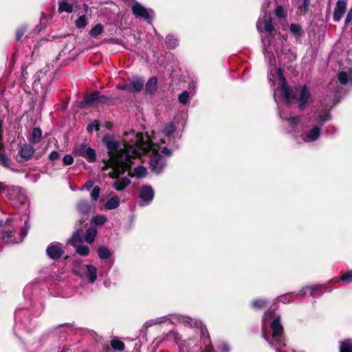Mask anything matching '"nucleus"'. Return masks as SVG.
Masks as SVG:
<instances>
[{"mask_svg":"<svg viewBox=\"0 0 352 352\" xmlns=\"http://www.w3.org/2000/svg\"><path fill=\"white\" fill-rule=\"evenodd\" d=\"M102 140L109 153V160L105 162L106 168L111 169L108 174L111 178H117L131 168L133 160L138 155V145L142 141V134L133 131L125 133L122 146L111 135L104 136Z\"/></svg>","mask_w":352,"mask_h":352,"instance_id":"nucleus-1","label":"nucleus"},{"mask_svg":"<svg viewBox=\"0 0 352 352\" xmlns=\"http://www.w3.org/2000/svg\"><path fill=\"white\" fill-rule=\"evenodd\" d=\"M263 42L265 59L269 65L268 80L272 86H274L277 80L280 83V88L274 90V98L278 108L283 100L287 104L296 101L300 109H305L311 102L309 88L306 85L296 87L294 89L289 88L281 69L276 67V60L271 47L266 46V41Z\"/></svg>","mask_w":352,"mask_h":352,"instance_id":"nucleus-2","label":"nucleus"},{"mask_svg":"<svg viewBox=\"0 0 352 352\" xmlns=\"http://www.w3.org/2000/svg\"><path fill=\"white\" fill-rule=\"evenodd\" d=\"M279 116L287 121V132L291 134L298 143H300V140L305 143L318 140L322 126L331 118V115L328 111H316L309 117L289 116L285 118L280 113Z\"/></svg>","mask_w":352,"mask_h":352,"instance_id":"nucleus-3","label":"nucleus"},{"mask_svg":"<svg viewBox=\"0 0 352 352\" xmlns=\"http://www.w3.org/2000/svg\"><path fill=\"white\" fill-rule=\"evenodd\" d=\"M262 334L265 340L276 352H282L285 346L283 336V327L280 322V316L274 311H266L262 318Z\"/></svg>","mask_w":352,"mask_h":352,"instance_id":"nucleus-4","label":"nucleus"},{"mask_svg":"<svg viewBox=\"0 0 352 352\" xmlns=\"http://www.w3.org/2000/svg\"><path fill=\"white\" fill-rule=\"evenodd\" d=\"M269 5V0H266L263 3L262 6L263 14L257 21L256 28L258 32L267 34V37L262 38L263 47L264 49L265 45L263 41H266V46L270 47V45L271 49L273 51V54H274V53L278 54L279 50L282 49L284 39L280 34L275 31L274 28L272 16L266 10V8Z\"/></svg>","mask_w":352,"mask_h":352,"instance_id":"nucleus-5","label":"nucleus"},{"mask_svg":"<svg viewBox=\"0 0 352 352\" xmlns=\"http://www.w3.org/2000/svg\"><path fill=\"white\" fill-rule=\"evenodd\" d=\"M160 146L153 144L149 137L142 135V141L138 145V155L135 160L140 157L142 154H148L151 156L150 167L153 173H161L166 166V159L159 153Z\"/></svg>","mask_w":352,"mask_h":352,"instance_id":"nucleus-6","label":"nucleus"},{"mask_svg":"<svg viewBox=\"0 0 352 352\" xmlns=\"http://www.w3.org/2000/svg\"><path fill=\"white\" fill-rule=\"evenodd\" d=\"M72 272L82 279H86L89 283L93 284L97 279L98 269L91 264H84L80 258L73 261Z\"/></svg>","mask_w":352,"mask_h":352,"instance_id":"nucleus-7","label":"nucleus"},{"mask_svg":"<svg viewBox=\"0 0 352 352\" xmlns=\"http://www.w3.org/2000/svg\"><path fill=\"white\" fill-rule=\"evenodd\" d=\"M0 192L5 193L16 208L25 205L28 201L25 191L20 186H2L0 188Z\"/></svg>","mask_w":352,"mask_h":352,"instance_id":"nucleus-8","label":"nucleus"},{"mask_svg":"<svg viewBox=\"0 0 352 352\" xmlns=\"http://www.w3.org/2000/svg\"><path fill=\"white\" fill-rule=\"evenodd\" d=\"M172 318V324H181L185 327L198 329L203 336H205V334H208V331L202 321L197 318L180 314H173Z\"/></svg>","mask_w":352,"mask_h":352,"instance_id":"nucleus-9","label":"nucleus"},{"mask_svg":"<svg viewBox=\"0 0 352 352\" xmlns=\"http://www.w3.org/2000/svg\"><path fill=\"white\" fill-rule=\"evenodd\" d=\"M83 230L82 229L76 230L72 237L69 240L71 245L75 248L76 252L81 256H87L90 253V248L87 245H82L83 240Z\"/></svg>","mask_w":352,"mask_h":352,"instance_id":"nucleus-10","label":"nucleus"},{"mask_svg":"<svg viewBox=\"0 0 352 352\" xmlns=\"http://www.w3.org/2000/svg\"><path fill=\"white\" fill-rule=\"evenodd\" d=\"M175 130L176 127L173 122L166 124L162 131L164 138H161V143L166 144L172 148H177V138L174 134Z\"/></svg>","mask_w":352,"mask_h":352,"instance_id":"nucleus-11","label":"nucleus"},{"mask_svg":"<svg viewBox=\"0 0 352 352\" xmlns=\"http://www.w3.org/2000/svg\"><path fill=\"white\" fill-rule=\"evenodd\" d=\"M74 151L76 155L85 158L90 163L96 160V151L85 144H81L76 146Z\"/></svg>","mask_w":352,"mask_h":352,"instance_id":"nucleus-12","label":"nucleus"},{"mask_svg":"<svg viewBox=\"0 0 352 352\" xmlns=\"http://www.w3.org/2000/svg\"><path fill=\"white\" fill-rule=\"evenodd\" d=\"M154 190L151 186L144 185L139 188L140 205L145 206L151 203L154 198Z\"/></svg>","mask_w":352,"mask_h":352,"instance_id":"nucleus-13","label":"nucleus"},{"mask_svg":"<svg viewBox=\"0 0 352 352\" xmlns=\"http://www.w3.org/2000/svg\"><path fill=\"white\" fill-rule=\"evenodd\" d=\"M63 252V245L58 242L51 243L46 249L48 256L54 260L60 258Z\"/></svg>","mask_w":352,"mask_h":352,"instance_id":"nucleus-14","label":"nucleus"},{"mask_svg":"<svg viewBox=\"0 0 352 352\" xmlns=\"http://www.w3.org/2000/svg\"><path fill=\"white\" fill-rule=\"evenodd\" d=\"M173 314H168L166 316H162L160 317H157L153 319L148 320L146 321L143 325L142 329H145L146 331L148 328L157 325L161 324L163 323L168 322L170 324H172L173 322Z\"/></svg>","mask_w":352,"mask_h":352,"instance_id":"nucleus-15","label":"nucleus"},{"mask_svg":"<svg viewBox=\"0 0 352 352\" xmlns=\"http://www.w3.org/2000/svg\"><path fill=\"white\" fill-rule=\"evenodd\" d=\"M131 10L133 14L136 18H143L145 20H148L149 19V12L148 10L140 3L135 1L133 4Z\"/></svg>","mask_w":352,"mask_h":352,"instance_id":"nucleus-16","label":"nucleus"},{"mask_svg":"<svg viewBox=\"0 0 352 352\" xmlns=\"http://www.w3.org/2000/svg\"><path fill=\"white\" fill-rule=\"evenodd\" d=\"M338 80L342 85H352V67L340 71L338 73Z\"/></svg>","mask_w":352,"mask_h":352,"instance_id":"nucleus-17","label":"nucleus"},{"mask_svg":"<svg viewBox=\"0 0 352 352\" xmlns=\"http://www.w3.org/2000/svg\"><path fill=\"white\" fill-rule=\"evenodd\" d=\"M327 90L333 93L334 94L333 104H336V103H338L340 101L341 96H342V89L338 85V81L333 80L331 82H330L327 85Z\"/></svg>","mask_w":352,"mask_h":352,"instance_id":"nucleus-18","label":"nucleus"},{"mask_svg":"<svg viewBox=\"0 0 352 352\" xmlns=\"http://www.w3.org/2000/svg\"><path fill=\"white\" fill-rule=\"evenodd\" d=\"M346 0H338L336 3V6L333 12V20L335 21H340L342 19V15L346 11Z\"/></svg>","mask_w":352,"mask_h":352,"instance_id":"nucleus-19","label":"nucleus"},{"mask_svg":"<svg viewBox=\"0 0 352 352\" xmlns=\"http://www.w3.org/2000/svg\"><path fill=\"white\" fill-rule=\"evenodd\" d=\"M47 83L48 78L47 72L40 71L34 76L33 87L35 90H36L39 85H41V87H43V86H46Z\"/></svg>","mask_w":352,"mask_h":352,"instance_id":"nucleus-20","label":"nucleus"},{"mask_svg":"<svg viewBox=\"0 0 352 352\" xmlns=\"http://www.w3.org/2000/svg\"><path fill=\"white\" fill-rule=\"evenodd\" d=\"M98 91H94L90 94L85 96L83 100L80 102V107L91 106L98 104Z\"/></svg>","mask_w":352,"mask_h":352,"instance_id":"nucleus-21","label":"nucleus"},{"mask_svg":"<svg viewBox=\"0 0 352 352\" xmlns=\"http://www.w3.org/2000/svg\"><path fill=\"white\" fill-rule=\"evenodd\" d=\"M34 148L28 144H24L19 151V157L24 160H30L34 153Z\"/></svg>","mask_w":352,"mask_h":352,"instance_id":"nucleus-22","label":"nucleus"},{"mask_svg":"<svg viewBox=\"0 0 352 352\" xmlns=\"http://www.w3.org/2000/svg\"><path fill=\"white\" fill-rule=\"evenodd\" d=\"M130 183V179L128 177H124L121 179H116L113 184V186L118 191H122L128 186Z\"/></svg>","mask_w":352,"mask_h":352,"instance_id":"nucleus-23","label":"nucleus"},{"mask_svg":"<svg viewBox=\"0 0 352 352\" xmlns=\"http://www.w3.org/2000/svg\"><path fill=\"white\" fill-rule=\"evenodd\" d=\"M97 234L98 231L95 228H89L86 231V234L83 233L82 240L89 244H91L95 241Z\"/></svg>","mask_w":352,"mask_h":352,"instance_id":"nucleus-24","label":"nucleus"},{"mask_svg":"<svg viewBox=\"0 0 352 352\" xmlns=\"http://www.w3.org/2000/svg\"><path fill=\"white\" fill-rule=\"evenodd\" d=\"M144 80L139 77L133 78L129 82L131 92H138L142 90L144 86Z\"/></svg>","mask_w":352,"mask_h":352,"instance_id":"nucleus-25","label":"nucleus"},{"mask_svg":"<svg viewBox=\"0 0 352 352\" xmlns=\"http://www.w3.org/2000/svg\"><path fill=\"white\" fill-rule=\"evenodd\" d=\"M322 287V286L314 285V286H307L302 288L298 293L297 295L300 296H304L307 294H309L311 296L314 295L317 291Z\"/></svg>","mask_w":352,"mask_h":352,"instance_id":"nucleus-26","label":"nucleus"},{"mask_svg":"<svg viewBox=\"0 0 352 352\" xmlns=\"http://www.w3.org/2000/svg\"><path fill=\"white\" fill-rule=\"evenodd\" d=\"M78 212L84 215H87L91 210V206L86 200H81L77 204Z\"/></svg>","mask_w":352,"mask_h":352,"instance_id":"nucleus-27","label":"nucleus"},{"mask_svg":"<svg viewBox=\"0 0 352 352\" xmlns=\"http://www.w3.org/2000/svg\"><path fill=\"white\" fill-rule=\"evenodd\" d=\"M98 256L101 260H106L112 256V252L105 245H100L97 250Z\"/></svg>","mask_w":352,"mask_h":352,"instance_id":"nucleus-28","label":"nucleus"},{"mask_svg":"<svg viewBox=\"0 0 352 352\" xmlns=\"http://www.w3.org/2000/svg\"><path fill=\"white\" fill-rule=\"evenodd\" d=\"M340 352H352V338H346L340 342Z\"/></svg>","mask_w":352,"mask_h":352,"instance_id":"nucleus-29","label":"nucleus"},{"mask_svg":"<svg viewBox=\"0 0 352 352\" xmlns=\"http://www.w3.org/2000/svg\"><path fill=\"white\" fill-rule=\"evenodd\" d=\"M166 46L170 49H175L179 45L178 38L173 34H168L165 39Z\"/></svg>","mask_w":352,"mask_h":352,"instance_id":"nucleus-30","label":"nucleus"},{"mask_svg":"<svg viewBox=\"0 0 352 352\" xmlns=\"http://www.w3.org/2000/svg\"><path fill=\"white\" fill-rule=\"evenodd\" d=\"M73 6L69 3L66 0L59 1L58 11L59 12L72 13L73 12Z\"/></svg>","mask_w":352,"mask_h":352,"instance_id":"nucleus-31","label":"nucleus"},{"mask_svg":"<svg viewBox=\"0 0 352 352\" xmlns=\"http://www.w3.org/2000/svg\"><path fill=\"white\" fill-rule=\"evenodd\" d=\"M177 333L175 331H170L167 333L163 335L162 337H159L156 339L157 342H162L165 341H175Z\"/></svg>","mask_w":352,"mask_h":352,"instance_id":"nucleus-32","label":"nucleus"},{"mask_svg":"<svg viewBox=\"0 0 352 352\" xmlns=\"http://www.w3.org/2000/svg\"><path fill=\"white\" fill-rule=\"evenodd\" d=\"M339 280L344 282L346 283H352V270H348L345 273L342 274L340 276L336 277L335 278L331 280V281L335 282H338Z\"/></svg>","mask_w":352,"mask_h":352,"instance_id":"nucleus-33","label":"nucleus"},{"mask_svg":"<svg viewBox=\"0 0 352 352\" xmlns=\"http://www.w3.org/2000/svg\"><path fill=\"white\" fill-rule=\"evenodd\" d=\"M120 203V199L118 197H112L106 202L104 208L107 210H113L119 206Z\"/></svg>","mask_w":352,"mask_h":352,"instance_id":"nucleus-34","label":"nucleus"},{"mask_svg":"<svg viewBox=\"0 0 352 352\" xmlns=\"http://www.w3.org/2000/svg\"><path fill=\"white\" fill-rule=\"evenodd\" d=\"M157 79L155 77L151 78L146 84V91L149 94H153L157 88Z\"/></svg>","mask_w":352,"mask_h":352,"instance_id":"nucleus-35","label":"nucleus"},{"mask_svg":"<svg viewBox=\"0 0 352 352\" xmlns=\"http://www.w3.org/2000/svg\"><path fill=\"white\" fill-rule=\"evenodd\" d=\"M103 31L104 25L101 23H98L90 30L89 34L91 37L97 38Z\"/></svg>","mask_w":352,"mask_h":352,"instance_id":"nucleus-36","label":"nucleus"},{"mask_svg":"<svg viewBox=\"0 0 352 352\" xmlns=\"http://www.w3.org/2000/svg\"><path fill=\"white\" fill-rule=\"evenodd\" d=\"M267 301L264 298L254 299L252 302V307L254 309H263L267 305Z\"/></svg>","mask_w":352,"mask_h":352,"instance_id":"nucleus-37","label":"nucleus"},{"mask_svg":"<svg viewBox=\"0 0 352 352\" xmlns=\"http://www.w3.org/2000/svg\"><path fill=\"white\" fill-rule=\"evenodd\" d=\"M146 168L144 166H138L133 169V176L136 178H142L146 177Z\"/></svg>","mask_w":352,"mask_h":352,"instance_id":"nucleus-38","label":"nucleus"},{"mask_svg":"<svg viewBox=\"0 0 352 352\" xmlns=\"http://www.w3.org/2000/svg\"><path fill=\"white\" fill-rule=\"evenodd\" d=\"M41 135H42L41 129L38 127L34 128L32 130V138L30 139V142H32V143H38L41 138Z\"/></svg>","mask_w":352,"mask_h":352,"instance_id":"nucleus-39","label":"nucleus"},{"mask_svg":"<svg viewBox=\"0 0 352 352\" xmlns=\"http://www.w3.org/2000/svg\"><path fill=\"white\" fill-rule=\"evenodd\" d=\"M107 221V218L104 215L98 214L94 216L91 219V223L95 226H102L104 225Z\"/></svg>","mask_w":352,"mask_h":352,"instance_id":"nucleus-40","label":"nucleus"},{"mask_svg":"<svg viewBox=\"0 0 352 352\" xmlns=\"http://www.w3.org/2000/svg\"><path fill=\"white\" fill-rule=\"evenodd\" d=\"M87 23L88 22L85 14L80 16L75 21L76 26L80 29L85 28L87 26Z\"/></svg>","mask_w":352,"mask_h":352,"instance_id":"nucleus-41","label":"nucleus"},{"mask_svg":"<svg viewBox=\"0 0 352 352\" xmlns=\"http://www.w3.org/2000/svg\"><path fill=\"white\" fill-rule=\"evenodd\" d=\"M111 346L115 351H122L124 349V342L117 339L111 340Z\"/></svg>","mask_w":352,"mask_h":352,"instance_id":"nucleus-42","label":"nucleus"},{"mask_svg":"<svg viewBox=\"0 0 352 352\" xmlns=\"http://www.w3.org/2000/svg\"><path fill=\"white\" fill-rule=\"evenodd\" d=\"M30 227V224L28 223V221L26 220L24 223V228H23L20 231V238L18 241H16L15 243H19L23 240V239L28 234Z\"/></svg>","mask_w":352,"mask_h":352,"instance_id":"nucleus-43","label":"nucleus"},{"mask_svg":"<svg viewBox=\"0 0 352 352\" xmlns=\"http://www.w3.org/2000/svg\"><path fill=\"white\" fill-rule=\"evenodd\" d=\"M190 94L187 91H184L178 96V100L182 104H186L189 102Z\"/></svg>","mask_w":352,"mask_h":352,"instance_id":"nucleus-44","label":"nucleus"},{"mask_svg":"<svg viewBox=\"0 0 352 352\" xmlns=\"http://www.w3.org/2000/svg\"><path fill=\"white\" fill-rule=\"evenodd\" d=\"M289 30L295 36H300L302 34V28L298 24H291L289 25Z\"/></svg>","mask_w":352,"mask_h":352,"instance_id":"nucleus-45","label":"nucleus"},{"mask_svg":"<svg viewBox=\"0 0 352 352\" xmlns=\"http://www.w3.org/2000/svg\"><path fill=\"white\" fill-rule=\"evenodd\" d=\"M111 100H112V98L111 97H109V96H104V95H102L98 91V104H108L110 102H111Z\"/></svg>","mask_w":352,"mask_h":352,"instance_id":"nucleus-46","label":"nucleus"},{"mask_svg":"<svg viewBox=\"0 0 352 352\" xmlns=\"http://www.w3.org/2000/svg\"><path fill=\"white\" fill-rule=\"evenodd\" d=\"M100 126L98 120H94V122L90 123L87 126L88 133H93L94 131H99Z\"/></svg>","mask_w":352,"mask_h":352,"instance_id":"nucleus-47","label":"nucleus"},{"mask_svg":"<svg viewBox=\"0 0 352 352\" xmlns=\"http://www.w3.org/2000/svg\"><path fill=\"white\" fill-rule=\"evenodd\" d=\"M100 192V188L98 186H96L93 188V190L91 192V197L93 201H97L99 198Z\"/></svg>","mask_w":352,"mask_h":352,"instance_id":"nucleus-48","label":"nucleus"},{"mask_svg":"<svg viewBox=\"0 0 352 352\" xmlns=\"http://www.w3.org/2000/svg\"><path fill=\"white\" fill-rule=\"evenodd\" d=\"M26 29H27L26 26L23 25L17 30L16 34V41H19L21 39V38L24 35L25 32H26Z\"/></svg>","mask_w":352,"mask_h":352,"instance_id":"nucleus-49","label":"nucleus"},{"mask_svg":"<svg viewBox=\"0 0 352 352\" xmlns=\"http://www.w3.org/2000/svg\"><path fill=\"white\" fill-rule=\"evenodd\" d=\"M206 336H206V340H207L208 343L205 342L206 346L202 352H214L212 346L210 344V341L208 338V333L206 334Z\"/></svg>","mask_w":352,"mask_h":352,"instance_id":"nucleus-50","label":"nucleus"},{"mask_svg":"<svg viewBox=\"0 0 352 352\" xmlns=\"http://www.w3.org/2000/svg\"><path fill=\"white\" fill-rule=\"evenodd\" d=\"M275 14H276V16H278L279 18L284 17L286 15L284 8L280 6H278L276 8Z\"/></svg>","mask_w":352,"mask_h":352,"instance_id":"nucleus-51","label":"nucleus"},{"mask_svg":"<svg viewBox=\"0 0 352 352\" xmlns=\"http://www.w3.org/2000/svg\"><path fill=\"white\" fill-rule=\"evenodd\" d=\"M63 161L65 165L68 166L73 164L74 158L71 155H66L64 156Z\"/></svg>","mask_w":352,"mask_h":352,"instance_id":"nucleus-52","label":"nucleus"},{"mask_svg":"<svg viewBox=\"0 0 352 352\" xmlns=\"http://www.w3.org/2000/svg\"><path fill=\"white\" fill-rule=\"evenodd\" d=\"M59 157H60V154L58 151H52L49 156V158L51 161L57 160L59 159Z\"/></svg>","mask_w":352,"mask_h":352,"instance_id":"nucleus-53","label":"nucleus"},{"mask_svg":"<svg viewBox=\"0 0 352 352\" xmlns=\"http://www.w3.org/2000/svg\"><path fill=\"white\" fill-rule=\"evenodd\" d=\"M94 182L92 180H88L84 185V188L87 190H90L94 186Z\"/></svg>","mask_w":352,"mask_h":352,"instance_id":"nucleus-54","label":"nucleus"},{"mask_svg":"<svg viewBox=\"0 0 352 352\" xmlns=\"http://www.w3.org/2000/svg\"><path fill=\"white\" fill-rule=\"evenodd\" d=\"M294 294V293H290V294L282 295V296L278 297V300H279L280 302H284V303L289 302L290 300H287V297L288 295Z\"/></svg>","mask_w":352,"mask_h":352,"instance_id":"nucleus-55","label":"nucleus"},{"mask_svg":"<svg viewBox=\"0 0 352 352\" xmlns=\"http://www.w3.org/2000/svg\"><path fill=\"white\" fill-rule=\"evenodd\" d=\"M352 19V8L349 10L345 19V24H348Z\"/></svg>","mask_w":352,"mask_h":352,"instance_id":"nucleus-56","label":"nucleus"},{"mask_svg":"<svg viewBox=\"0 0 352 352\" xmlns=\"http://www.w3.org/2000/svg\"><path fill=\"white\" fill-rule=\"evenodd\" d=\"M310 5V0H303V12L305 13L308 11Z\"/></svg>","mask_w":352,"mask_h":352,"instance_id":"nucleus-57","label":"nucleus"},{"mask_svg":"<svg viewBox=\"0 0 352 352\" xmlns=\"http://www.w3.org/2000/svg\"><path fill=\"white\" fill-rule=\"evenodd\" d=\"M118 89H120L121 90H125V91H128L131 92V88H130L129 83H126V84H124L123 85H120L118 87Z\"/></svg>","mask_w":352,"mask_h":352,"instance_id":"nucleus-58","label":"nucleus"},{"mask_svg":"<svg viewBox=\"0 0 352 352\" xmlns=\"http://www.w3.org/2000/svg\"><path fill=\"white\" fill-rule=\"evenodd\" d=\"M162 152L166 156H170L172 153L171 149L168 148L166 146H164L162 151Z\"/></svg>","mask_w":352,"mask_h":352,"instance_id":"nucleus-59","label":"nucleus"},{"mask_svg":"<svg viewBox=\"0 0 352 352\" xmlns=\"http://www.w3.org/2000/svg\"><path fill=\"white\" fill-rule=\"evenodd\" d=\"M65 327H67V328H71V329H72V328H73V325H72V324H70V323H65V324H63L60 325V326L58 327V329H60V330L61 331V329H62L63 328H65Z\"/></svg>","mask_w":352,"mask_h":352,"instance_id":"nucleus-60","label":"nucleus"},{"mask_svg":"<svg viewBox=\"0 0 352 352\" xmlns=\"http://www.w3.org/2000/svg\"><path fill=\"white\" fill-rule=\"evenodd\" d=\"M21 311L22 310H16L15 311L14 317H15V320L16 321L21 320L20 313H21Z\"/></svg>","mask_w":352,"mask_h":352,"instance_id":"nucleus-61","label":"nucleus"},{"mask_svg":"<svg viewBox=\"0 0 352 352\" xmlns=\"http://www.w3.org/2000/svg\"><path fill=\"white\" fill-rule=\"evenodd\" d=\"M13 232L11 230L6 231V236L8 238H12L13 236Z\"/></svg>","mask_w":352,"mask_h":352,"instance_id":"nucleus-62","label":"nucleus"},{"mask_svg":"<svg viewBox=\"0 0 352 352\" xmlns=\"http://www.w3.org/2000/svg\"><path fill=\"white\" fill-rule=\"evenodd\" d=\"M83 7H84L85 11V12H87V10H89V6H88V5H87V4H86V3H85V4L83 5Z\"/></svg>","mask_w":352,"mask_h":352,"instance_id":"nucleus-63","label":"nucleus"},{"mask_svg":"<svg viewBox=\"0 0 352 352\" xmlns=\"http://www.w3.org/2000/svg\"><path fill=\"white\" fill-rule=\"evenodd\" d=\"M113 40L115 41V43H118V40H116V39H113Z\"/></svg>","mask_w":352,"mask_h":352,"instance_id":"nucleus-64","label":"nucleus"}]
</instances>
